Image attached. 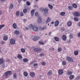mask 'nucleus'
Returning a JSON list of instances; mask_svg holds the SVG:
<instances>
[{"mask_svg": "<svg viewBox=\"0 0 80 80\" xmlns=\"http://www.w3.org/2000/svg\"><path fill=\"white\" fill-rule=\"evenodd\" d=\"M5 74L6 78H7L10 77V75L12 74V72L11 71H8L5 72Z\"/></svg>", "mask_w": 80, "mask_h": 80, "instance_id": "nucleus-1", "label": "nucleus"}, {"mask_svg": "<svg viewBox=\"0 0 80 80\" xmlns=\"http://www.w3.org/2000/svg\"><path fill=\"white\" fill-rule=\"evenodd\" d=\"M66 60H67L69 62H73V59L72 57H67L66 58Z\"/></svg>", "mask_w": 80, "mask_h": 80, "instance_id": "nucleus-2", "label": "nucleus"}, {"mask_svg": "<svg viewBox=\"0 0 80 80\" xmlns=\"http://www.w3.org/2000/svg\"><path fill=\"white\" fill-rule=\"evenodd\" d=\"M42 50V49L39 48H35L34 49V52H37V53H39L40 52H41Z\"/></svg>", "mask_w": 80, "mask_h": 80, "instance_id": "nucleus-3", "label": "nucleus"}, {"mask_svg": "<svg viewBox=\"0 0 80 80\" xmlns=\"http://www.w3.org/2000/svg\"><path fill=\"white\" fill-rule=\"evenodd\" d=\"M72 14L74 17H79V16L80 15L79 13L78 12H73Z\"/></svg>", "mask_w": 80, "mask_h": 80, "instance_id": "nucleus-4", "label": "nucleus"}, {"mask_svg": "<svg viewBox=\"0 0 80 80\" xmlns=\"http://www.w3.org/2000/svg\"><path fill=\"white\" fill-rule=\"evenodd\" d=\"M10 42L11 45H13V44H15V41L13 39L11 38L10 40Z\"/></svg>", "mask_w": 80, "mask_h": 80, "instance_id": "nucleus-5", "label": "nucleus"}, {"mask_svg": "<svg viewBox=\"0 0 80 80\" xmlns=\"http://www.w3.org/2000/svg\"><path fill=\"white\" fill-rule=\"evenodd\" d=\"M32 28L34 32H37L38 30V28L35 26H33Z\"/></svg>", "mask_w": 80, "mask_h": 80, "instance_id": "nucleus-6", "label": "nucleus"}, {"mask_svg": "<svg viewBox=\"0 0 80 80\" xmlns=\"http://www.w3.org/2000/svg\"><path fill=\"white\" fill-rule=\"evenodd\" d=\"M58 73L59 75H62L63 73V71L62 69H59L58 71Z\"/></svg>", "mask_w": 80, "mask_h": 80, "instance_id": "nucleus-7", "label": "nucleus"}, {"mask_svg": "<svg viewBox=\"0 0 80 80\" xmlns=\"http://www.w3.org/2000/svg\"><path fill=\"white\" fill-rule=\"evenodd\" d=\"M37 22L38 23H42V18L39 17L37 20Z\"/></svg>", "mask_w": 80, "mask_h": 80, "instance_id": "nucleus-8", "label": "nucleus"}, {"mask_svg": "<svg viewBox=\"0 0 80 80\" xmlns=\"http://www.w3.org/2000/svg\"><path fill=\"white\" fill-rule=\"evenodd\" d=\"M30 75L31 77L33 78V77H34L35 76V73L33 72H31L30 73Z\"/></svg>", "mask_w": 80, "mask_h": 80, "instance_id": "nucleus-9", "label": "nucleus"}, {"mask_svg": "<svg viewBox=\"0 0 80 80\" xmlns=\"http://www.w3.org/2000/svg\"><path fill=\"white\" fill-rule=\"evenodd\" d=\"M52 70H50L48 72L47 75L48 76H50V75H52Z\"/></svg>", "mask_w": 80, "mask_h": 80, "instance_id": "nucleus-10", "label": "nucleus"}, {"mask_svg": "<svg viewBox=\"0 0 80 80\" xmlns=\"http://www.w3.org/2000/svg\"><path fill=\"white\" fill-rule=\"evenodd\" d=\"M17 74L16 73H14L13 75V77L14 79H17Z\"/></svg>", "mask_w": 80, "mask_h": 80, "instance_id": "nucleus-11", "label": "nucleus"}, {"mask_svg": "<svg viewBox=\"0 0 80 80\" xmlns=\"http://www.w3.org/2000/svg\"><path fill=\"white\" fill-rule=\"evenodd\" d=\"M5 60L3 58H2V59H0V64H3L4 63V61Z\"/></svg>", "mask_w": 80, "mask_h": 80, "instance_id": "nucleus-12", "label": "nucleus"}, {"mask_svg": "<svg viewBox=\"0 0 80 80\" xmlns=\"http://www.w3.org/2000/svg\"><path fill=\"white\" fill-rule=\"evenodd\" d=\"M14 33L16 35H18L20 33V32L18 30H15Z\"/></svg>", "mask_w": 80, "mask_h": 80, "instance_id": "nucleus-13", "label": "nucleus"}, {"mask_svg": "<svg viewBox=\"0 0 80 80\" xmlns=\"http://www.w3.org/2000/svg\"><path fill=\"white\" fill-rule=\"evenodd\" d=\"M40 38V37L38 36H36L34 37V38L33 39V40L34 41H37L38 39Z\"/></svg>", "mask_w": 80, "mask_h": 80, "instance_id": "nucleus-14", "label": "nucleus"}, {"mask_svg": "<svg viewBox=\"0 0 80 80\" xmlns=\"http://www.w3.org/2000/svg\"><path fill=\"white\" fill-rule=\"evenodd\" d=\"M59 24V22L58 21H56L55 23V24H54L55 26L57 27V26Z\"/></svg>", "mask_w": 80, "mask_h": 80, "instance_id": "nucleus-15", "label": "nucleus"}, {"mask_svg": "<svg viewBox=\"0 0 80 80\" xmlns=\"http://www.w3.org/2000/svg\"><path fill=\"white\" fill-rule=\"evenodd\" d=\"M44 29H47V27H46V26H44L43 28L41 27L39 28V30H43Z\"/></svg>", "mask_w": 80, "mask_h": 80, "instance_id": "nucleus-16", "label": "nucleus"}, {"mask_svg": "<svg viewBox=\"0 0 80 80\" xmlns=\"http://www.w3.org/2000/svg\"><path fill=\"white\" fill-rule=\"evenodd\" d=\"M12 26L14 29H16L17 28V25L16 24V23H14L13 24Z\"/></svg>", "mask_w": 80, "mask_h": 80, "instance_id": "nucleus-17", "label": "nucleus"}, {"mask_svg": "<svg viewBox=\"0 0 80 80\" xmlns=\"http://www.w3.org/2000/svg\"><path fill=\"white\" fill-rule=\"evenodd\" d=\"M13 4L12 3H11L9 7V9H12V8H13Z\"/></svg>", "mask_w": 80, "mask_h": 80, "instance_id": "nucleus-18", "label": "nucleus"}, {"mask_svg": "<svg viewBox=\"0 0 80 80\" xmlns=\"http://www.w3.org/2000/svg\"><path fill=\"white\" fill-rule=\"evenodd\" d=\"M34 12H35V10L32 9L31 11V15L32 16H33V15L34 14Z\"/></svg>", "mask_w": 80, "mask_h": 80, "instance_id": "nucleus-19", "label": "nucleus"}, {"mask_svg": "<svg viewBox=\"0 0 80 80\" xmlns=\"http://www.w3.org/2000/svg\"><path fill=\"white\" fill-rule=\"evenodd\" d=\"M51 21V18L49 17H48L47 20L46 21V23H48V22H50Z\"/></svg>", "mask_w": 80, "mask_h": 80, "instance_id": "nucleus-20", "label": "nucleus"}, {"mask_svg": "<svg viewBox=\"0 0 80 80\" xmlns=\"http://www.w3.org/2000/svg\"><path fill=\"white\" fill-rule=\"evenodd\" d=\"M44 10V12L45 13H48V9L47 8H45Z\"/></svg>", "mask_w": 80, "mask_h": 80, "instance_id": "nucleus-21", "label": "nucleus"}, {"mask_svg": "<svg viewBox=\"0 0 80 80\" xmlns=\"http://www.w3.org/2000/svg\"><path fill=\"white\" fill-rule=\"evenodd\" d=\"M62 39L63 40H65L67 39V37L65 35H63L62 37Z\"/></svg>", "mask_w": 80, "mask_h": 80, "instance_id": "nucleus-22", "label": "nucleus"}, {"mask_svg": "<svg viewBox=\"0 0 80 80\" xmlns=\"http://www.w3.org/2000/svg\"><path fill=\"white\" fill-rule=\"evenodd\" d=\"M16 13V16H17V17H19V15H20V12H19V11H17Z\"/></svg>", "mask_w": 80, "mask_h": 80, "instance_id": "nucleus-23", "label": "nucleus"}, {"mask_svg": "<svg viewBox=\"0 0 80 80\" xmlns=\"http://www.w3.org/2000/svg\"><path fill=\"white\" fill-rule=\"evenodd\" d=\"M72 22L69 21L67 22V25L68 27H70L72 25Z\"/></svg>", "mask_w": 80, "mask_h": 80, "instance_id": "nucleus-24", "label": "nucleus"}, {"mask_svg": "<svg viewBox=\"0 0 80 80\" xmlns=\"http://www.w3.org/2000/svg\"><path fill=\"white\" fill-rule=\"evenodd\" d=\"M67 74L68 75H71L72 74V71H68L67 72Z\"/></svg>", "mask_w": 80, "mask_h": 80, "instance_id": "nucleus-25", "label": "nucleus"}, {"mask_svg": "<svg viewBox=\"0 0 80 80\" xmlns=\"http://www.w3.org/2000/svg\"><path fill=\"white\" fill-rule=\"evenodd\" d=\"M54 39L56 42H58L59 41V38L58 37H55L54 38Z\"/></svg>", "mask_w": 80, "mask_h": 80, "instance_id": "nucleus-26", "label": "nucleus"}, {"mask_svg": "<svg viewBox=\"0 0 80 80\" xmlns=\"http://www.w3.org/2000/svg\"><path fill=\"white\" fill-rule=\"evenodd\" d=\"M74 53L75 55H77L78 54V51H74Z\"/></svg>", "mask_w": 80, "mask_h": 80, "instance_id": "nucleus-27", "label": "nucleus"}, {"mask_svg": "<svg viewBox=\"0 0 80 80\" xmlns=\"http://www.w3.org/2000/svg\"><path fill=\"white\" fill-rule=\"evenodd\" d=\"M72 7L74 8H76L77 7V5L76 4L74 3L72 4Z\"/></svg>", "mask_w": 80, "mask_h": 80, "instance_id": "nucleus-28", "label": "nucleus"}, {"mask_svg": "<svg viewBox=\"0 0 80 80\" xmlns=\"http://www.w3.org/2000/svg\"><path fill=\"white\" fill-rule=\"evenodd\" d=\"M70 79L72 80L74 78V75H71L69 77Z\"/></svg>", "mask_w": 80, "mask_h": 80, "instance_id": "nucleus-29", "label": "nucleus"}, {"mask_svg": "<svg viewBox=\"0 0 80 80\" xmlns=\"http://www.w3.org/2000/svg\"><path fill=\"white\" fill-rule=\"evenodd\" d=\"M3 39L5 41H7V40H8V37L6 36H4L3 38Z\"/></svg>", "mask_w": 80, "mask_h": 80, "instance_id": "nucleus-30", "label": "nucleus"}, {"mask_svg": "<svg viewBox=\"0 0 80 80\" xmlns=\"http://www.w3.org/2000/svg\"><path fill=\"white\" fill-rule=\"evenodd\" d=\"M23 74L25 77H27L28 76V73L25 72H24Z\"/></svg>", "mask_w": 80, "mask_h": 80, "instance_id": "nucleus-31", "label": "nucleus"}, {"mask_svg": "<svg viewBox=\"0 0 80 80\" xmlns=\"http://www.w3.org/2000/svg\"><path fill=\"white\" fill-rule=\"evenodd\" d=\"M17 58H19V59H21V58H22V57L20 54H18V56H17Z\"/></svg>", "mask_w": 80, "mask_h": 80, "instance_id": "nucleus-32", "label": "nucleus"}, {"mask_svg": "<svg viewBox=\"0 0 80 80\" xmlns=\"http://www.w3.org/2000/svg\"><path fill=\"white\" fill-rule=\"evenodd\" d=\"M65 14V12H61L60 13V15L61 16H64Z\"/></svg>", "mask_w": 80, "mask_h": 80, "instance_id": "nucleus-33", "label": "nucleus"}, {"mask_svg": "<svg viewBox=\"0 0 80 80\" xmlns=\"http://www.w3.org/2000/svg\"><path fill=\"white\" fill-rule=\"evenodd\" d=\"M5 27L4 24H2L0 25V30H1L2 28H3Z\"/></svg>", "mask_w": 80, "mask_h": 80, "instance_id": "nucleus-34", "label": "nucleus"}, {"mask_svg": "<svg viewBox=\"0 0 80 80\" xmlns=\"http://www.w3.org/2000/svg\"><path fill=\"white\" fill-rule=\"evenodd\" d=\"M62 49L61 48H58V52H62Z\"/></svg>", "mask_w": 80, "mask_h": 80, "instance_id": "nucleus-35", "label": "nucleus"}, {"mask_svg": "<svg viewBox=\"0 0 80 80\" xmlns=\"http://www.w3.org/2000/svg\"><path fill=\"white\" fill-rule=\"evenodd\" d=\"M23 61L24 62H28V59L26 58H25L23 59Z\"/></svg>", "mask_w": 80, "mask_h": 80, "instance_id": "nucleus-36", "label": "nucleus"}, {"mask_svg": "<svg viewBox=\"0 0 80 80\" xmlns=\"http://www.w3.org/2000/svg\"><path fill=\"white\" fill-rule=\"evenodd\" d=\"M48 7H49V8H50V9H52V8H53V6H52V5H51L50 4H49L48 5Z\"/></svg>", "mask_w": 80, "mask_h": 80, "instance_id": "nucleus-37", "label": "nucleus"}, {"mask_svg": "<svg viewBox=\"0 0 80 80\" xmlns=\"http://www.w3.org/2000/svg\"><path fill=\"white\" fill-rule=\"evenodd\" d=\"M68 8L70 10H72L73 7L72 6H69L68 7Z\"/></svg>", "mask_w": 80, "mask_h": 80, "instance_id": "nucleus-38", "label": "nucleus"}, {"mask_svg": "<svg viewBox=\"0 0 80 80\" xmlns=\"http://www.w3.org/2000/svg\"><path fill=\"white\" fill-rule=\"evenodd\" d=\"M74 20L76 21V22H78V19L77 17H74Z\"/></svg>", "mask_w": 80, "mask_h": 80, "instance_id": "nucleus-39", "label": "nucleus"}, {"mask_svg": "<svg viewBox=\"0 0 80 80\" xmlns=\"http://www.w3.org/2000/svg\"><path fill=\"white\" fill-rule=\"evenodd\" d=\"M23 12L24 13H25L27 12V9H24L23 10Z\"/></svg>", "mask_w": 80, "mask_h": 80, "instance_id": "nucleus-40", "label": "nucleus"}, {"mask_svg": "<svg viewBox=\"0 0 80 80\" xmlns=\"http://www.w3.org/2000/svg\"><path fill=\"white\" fill-rule=\"evenodd\" d=\"M42 65H43V66H45V65H46V62H42L41 63Z\"/></svg>", "mask_w": 80, "mask_h": 80, "instance_id": "nucleus-41", "label": "nucleus"}, {"mask_svg": "<svg viewBox=\"0 0 80 80\" xmlns=\"http://www.w3.org/2000/svg\"><path fill=\"white\" fill-rule=\"evenodd\" d=\"M28 27L29 28H33V25H32V24H31L28 25Z\"/></svg>", "mask_w": 80, "mask_h": 80, "instance_id": "nucleus-42", "label": "nucleus"}, {"mask_svg": "<svg viewBox=\"0 0 80 80\" xmlns=\"http://www.w3.org/2000/svg\"><path fill=\"white\" fill-rule=\"evenodd\" d=\"M21 51L22 53H25V50L23 48L21 49Z\"/></svg>", "mask_w": 80, "mask_h": 80, "instance_id": "nucleus-43", "label": "nucleus"}, {"mask_svg": "<svg viewBox=\"0 0 80 80\" xmlns=\"http://www.w3.org/2000/svg\"><path fill=\"white\" fill-rule=\"evenodd\" d=\"M66 63L65 61H63L62 62V63L63 65H66Z\"/></svg>", "mask_w": 80, "mask_h": 80, "instance_id": "nucleus-44", "label": "nucleus"}, {"mask_svg": "<svg viewBox=\"0 0 80 80\" xmlns=\"http://www.w3.org/2000/svg\"><path fill=\"white\" fill-rule=\"evenodd\" d=\"M35 62V61L31 62H30V65H33V63H34Z\"/></svg>", "mask_w": 80, "mask_h": 80, "instance_id": "nucleus-45", "label": "nucleus"}, {"mask_svg": "<svg viewBox=\"0 0 80 80\" xmlns=\"http://www.w3.org/2000/svg\"><path fill=\"white\" fill-rule=\"evenodd\" d=\"M35 16H36V17H38V13L37 12H35Z\"/></svg>", "mask_w": 80, "mask_h": 80, "instance_id": "nucleus-46", "label": "nucleus"}, {"mask_svg": "<svg viewBox=\"0 0 80 80\" xmlns=\"http://www.w3.org/2000/svg\"><path fill=\"white\" fill-rule=\"evenodd\" d=\"M39 43L40 44H41V45H44V44H45V43L43 42H39Z\"/></svg>", "mask_w": 80, "mask_h": 80, "instance_id": "nucleus-47", "label": "nucleus"}, {"mask_svg": "<svg viewBox=\"0 0 80 80\" xmlns=\"http://www.w3.org/2000/svg\"><path fill=\"white\" fill-rule=\"evenodd\" d=\"M45 10V8H41L40 9V11H43V10Z\"/></svg>", "mask_w": 80, "mask_h": 80, "instance_id": "nucleus-48", "label": "nucleus"}, {"mask_svg": "<svg viewBox=\"0 0 80 80\" xmlns=\"http://www.w3.org/2000/svg\"><path fill=\"white\" fill-rule=\"evenodd\" d=\"M20 15L21 17H23V12H21L20 14Z\"/></svg>", "mask_w": 80, "mask_h": 80, "instance_id": "nucleus-49", "label": "nucleus"}, {"mask_svg": "<svg viewBox=\"0 0 80 80\" xmlns=\"http://www.w3.org/2000/svg\"><path fill=\"white\" fill-rule=\"evenodd\" d=\"M26 4H27V5H30V3L28 1H27L26 2Z\"/></svg>", "mask_w": 80, "mask_h": 80, "instance_id": "nucleus-50", "label": "nucleus"}, {"mask_svg": "<svg viewBox=\"0 0 80 80\" xmlns=\"http://www.w3.org/2000/svg\"><path fill=\"white\" fill-rule=\"evenodd\" d=\"M39 55L40 56H41V57H42V56H43V55H44V54L43 53H40Z\"/></svg>", "mask_w": 80, "mask_h": 80, "instance_id": "nucleus-51", "label": "nucleus"}, {"mask_svg": "<svg viewBox=\"0 0 80 80\" xmlns=\"http://www.w3.org/2000/svg\"><path fill=\"white\" fill-rule=\"evenodd\" d=\"M70 38H73V36L72 35H71L69 36Z\"/></svg>", "mask_w": 80, "mask_h": 80, "instance_id": "nucleus-52", "label": "nucleus"}, {"mask_svg": "<svg viewBox=\"0 0 80 80\" xmlns=\"http://www.w3.org/2000/svg\"><path fill=\"white\" fill-rule=\"evenodd\" d=\"M37 63H34V64H33V66L34 67H36V66H37Z\"/></svg>", "mask_w": 80, "mask_h": 80, "instance_id": "nucleus-53", "label": "nucleus"}, {"mask_svg": "<svg viewBox=\"0 0 80 80\" xmlns=\"http://www.w3.org/2000/svg\"><path fill=\"white\" fill-rule=\"evenodd\" d=\"M78 37H80V32H79L78 34Z\"/></svg>", "mask_w": 80, "mask_h": 80, "instance_id": "nucleus-54", "label": "nucleus"}, {"mask_svg": "<svg viewBox=\"0 0 80 80\" xmlns=\"http://www.w3.org/2000/svg\"><path fill=\"white\" fill-rule=\"evenodd\" d=\"M25 30H28V28H27V27H25Z\"/></svg>", "mask_w": 80, "mask_h": 80, "instance_id": "nucleus-55", "label": "nucleus"}, {"mask_svg": "<svg viewBox=\"0 0 80 80\" xmlns=\"http://www.w3.org/2000/svg\"><path fill=\"white\" fill-rule=\"evenodd\" d=\"M78 79H80V76L76 78L77 80H78Z\"/></svg>", "mask_w": 80, "mask_h": 80, "instance_id": "nucleus-56", "label": "nucleus"}, {"mask_svg": "<svg viewBox=\"0 0 80 80\" xmlns=\"http://www.w3.org/2000/svg\"><path fill=\"white\" fill-rule=\"evenodd\" d=\"M61 30H62V31H64V28H61Z\"/></svg>", "mask_w": 80, "mask_h": 80, "instance_id": "nucleus-57", "label": "nucleus"}, {"mask_svg": "<svg viewBox=\"0 0 80 80\" xmlns=\"http://www.w3.org/2000/svg\"><path fill=\"white\" fill-rule=\"evenodd\" d=\"M2 11H0V15H2Z\"/></svg>", "mask_w": 80, "mask_h": 80, "instance_id": "nucleus-58", "label": "nucleus"}, {"mask_svg": "<svg viewBox=\"0 0 80 80\" xmlns=\"http://www.w3.org/2000/svg\"><path fill=\"white\" fill-rule=\"evenodd\" d=\"M39 77H40V78H42V75H40Z\"/></svg>", "mask_w": 80, "mask_h": 80, "instance_id": "nucleus-59", "label": "nucleus"}, {"mask_svg": "<svg viewBox=\"0 0 80 80\" xmlns=\"http://www.w3.org/2000/svg\"><path fill=\"white\" fill-rule=\"evenodd\" d=\"M6 0H1V1L2 2H5Z\"/></svg>", "mask_w": 80, "mask_h": 80, "instance_id": "nucleus-60", "label": "nucleus"}, {"mask_svg": "<svg viewBox=\"0 0 80 80\" xmlns=\"http://www.w3.org/2000/svg\"><path fill=\"white\" fill-rule=\"evenodd\" d=\"M51 33H52V32H49V35H51Z\"/></svg>", "mask_w": 80, "mask_h": 80, "instance_id": "nucleus-61", "label": "nucleus"}, {"mask_svg": "<svg viewBox=\"0 0 80 80\" xmlns=\"http://www.w3.org/2000/svg\"><path fill=\"white\" fill-rule=\"evenodd\" d=\"M2 67L3 68H4L5 67V64H3L2 66Z\"/></svg>", "mask_w": 80, "mask_h": 80, "instance_id": "nucleus-62", "label": "nucleus"}, {"mask_svg": "<svg viewBox=\"0 0 80 80\" xmlns=\"http://www.w3.org/2000/svg\"><path fill=\"white\" fill-rule=\"evenodd\" d=\"M18 2L19 3V2H20L21 0H18Z\"/></svg>", "mask_w": 80, "mask_h": 80, "instance_id": "nucleus-63", "label": "nucleus"}, {"mask_svg": "<svg viewBox=\"0 0 80 80\" xmlns=\"http://www.w3.org/2000/svg\"><path fill=\"white\" fill-rule=\"evenodd\" d=\"M1 43L2 44H3L4 43V41L2 42Z\"/></svg>", "mask_w": 80, "mask_h": 80, "instance_id": "nucleus-64", "label": "nucleus"}]
</instances>
